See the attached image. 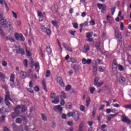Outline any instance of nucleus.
<instances>
[{"mask_svg":"<svg viewBox=\"0 0 131 131\" xmlns=\"http://www.w3.org/2000/svg\"><path fill=\"white\" fill-rule=\"evenodd\" d=\"M0 34L3 37L5 36V32H4V30H3L2 27H0Z\"/></svg>","mask_w":131,"mask_h":131,"instance_id":"nucleus-38","label":"nucleus"},{"mask_svg":"<svg viewBox=\"0 0 131 131\" xmlns=\"http://www.w3.org/2000/svg\"><path fill=\"white\" fill-rule=\"evenodd\" d=\"M70 90H71V85H68L66 87V92H69V91H70Z\"/></svg>","mask_w":131,"mask_h":131,"instance_id":"nucleus-40","label":"nucleus"},{"mask_svg":"<svg viewBox=\"0 0 131 131\" xmlns=\"http://www.w3.org/2000/svg\"><path fill=\"white\" fill-rule=\"evenodd\" d=\"M118 69L120 71H123V66H121V64H119L117 66Z\"/></svg>","mask_w":131,"mask_h":131,"instance_id":"nucleus-47","label":"nucleus"},{"mask_svg":"<svg viewBox=\"0 0 131 131\" xmlns=\"http://www.w3.org/2000/svg\"><path fill=\"white\" fill-rule=\"evenodd\" d=\"M119 64L117 63V60L116 59H114L113 61V66H116V67H113V68H115V69H117L118 66Z\"/></svg>","mask_w":131,"mask_h":131,"instance_id":"nucleus-21","label":"nucleus"},{"mask_svg":"<svg viewBox=\"0 0 131 131\" xmlns=\"http://www.w3.org/2000/svg\"><path fill=\"white\" fill-rule=\"evenodd\" d=\"M53 110L55 112H62L63 111V107L61 106V105H55L53 107Z\"/></svg>","mask_w":131,"mask_h":131,"instance_id":"nucleus-10","label":"nucleus"},{"mask_svg":"<svg viewBox=\"0 0 131 131\" xmlns=\"http://www.w3.org/2000/svg\"><path fill=\"white\" fill-rule=\"evenodd\" d=\"M95 48H96V49L97 50V51H101V46H100V43H97L95 46Z\"/></svg>","mask_w":131,"mask_h":131,"instance_id":"nucleus-32","label":"nucleus"},{"mask_svg":"<svg viewBox=\"0 0 131 131\" xmlns=\"http://www.w3.org/2000/svg\"><path fill=\"white\" fill-rule=\"evenodd\" d=\"M66 98V95L65 94V92H61V94L60 95L61 100H64Z\"/></svg>","mask_w":131,"mask_h":131,"instance_id":"nucleus-24","label":"nucleus"},{"mask_svg":"<svg viewBox=\"0 0 131 131\" xmlns=\"http://www.w3.org/2000/svg\"><path fill=\"white\" fill-rule=\"evenodd\" d=\"M11 12L12 13L13 17L15 19H17V18H18V15H17V13H16V12H15L14 11H12Z\"/></svg>","mask_w":131,"mask_h":131,"instance_id":"nucleus-44","label":"nucleus"},{"mask_svg":"<svg viewBox=\"0 0 131 131\" xmlns=\"http://www.w3.org/2000/svg\"><path fill=\"white\" fill-rule=\"evenodd\" d=\"M46 51L47 52L48 55L52 54V49L50 46H47Z\"/></svg>","mask_w":131,"mask_h":131,"instance_id":"nucleus-22","label":"nucleus"},{"mask_svg":"<svg viewBox=\"0 0 131 131\" xmlns=\"http://www.w3.org/2000/svg\"><path fill=\"white\" fill-rule=\"evenodd\" d=\"M14 112L11 114V117L14 119L16 117H18L19 116V114H20V111L14 110Z\"/></svg>","mask_w":131,"mask_h":131,"instance_id":"nucleus-8","label":"nucleus"},{"mask_svg":"<svg viewBox=\"0 0 131 131\" xmlns=\"http://www.w3.org/2000/svg\"><path fill=\"white\" fill-rule=\"evenodd\" d=\"M72 117L75 121H78L79 120V113H78V111L76 110L73 111Z\"/></svg>","mask_w":131,"mask_h":131,"instance_id":"nucleus-5","label":"nucleus"},{"mask_svg":"<svg viewBox=\"0 0 131 131\" xmlns=\"http://www.w3.org/2000/svg\"><path fill=\"white\" fill-rule=\"evenodd\" d=\"M6 95L5 101H10L11 102H13V99H11V96L10 95V92L9 91H6Z\"/></svg>","mask_w":131,"mask_h":131,"instance_id":"nucleus-12","label":"nucleus"},{"mask_svg":"<svg viewBox=\"0 0 131 131\" xmlns=\"http://www.w3.org/2000/svg\"><path fill=\"white\" fill-rule=\"evenodd\" d=\"M70 62H71L72 63L74 64L75 63H77V60H76V59L74 58V57H71L70 58Z\"/></svg>","mask_w":131,"mask_h":131,"instance_id":"nucleus-25","label":"nucleus"},{"mask_svg":"<svg viewBox=\"0 0 131 131\" xmlns=\"http://www.w3.org/2000/svg\"><path fill=\"white\" fill-rule=\"evenodd\" d=\"M73 27H74V28H75V29H77V28H78V24H77V23H73Z\"/></svg>","mask_w":131,"mask_h":131,"instance_id":"nucleus-50","label":"nucleus"},{"mask_svg":"<svg viewBox=\"0 0 131 131\" xmlns=\"http://www.w3.org/2000/svg\"><path fill=\"white\" fill-rule=\"evenodd\" d=\"M14 37L16 40H19L20 41H25V37L23 36L22 34H18V33H16L14 34Z\"/></svg>","mask_w":131,"mask_h":131,"instance_id":"nucleus-3","label":"nucleus"},{"mask_svg":"<svg viewBox=\"0 0 131 131\" xmlns=\"http://www.w3.org/2000/svg\"><path fill=\"white\" fill-rule=\"evenodd\" d=\"M122 121L123 122H125V123H127V124H130L131 121L125 116V114H123L122 115Z\"/></svg>","mask_w":131,"mask_h":131,"instance_id":"nucleus-7","label":"nucleus"},{"mask_svg":"<svg viewBox=\"0 0 131 131\" xmlns=\"http://www.w3.org/2000/svg\"><path fill=\"white\" fill-rule=\"evenodd\" d=\"M29 88H30L31 89L33 88V82H32V81H30L29 82Z\"/></svg>","mask_w":131,"mask_h":131,"instance_id":"nucleus-56","label":"nucleus"},{"mask_svg":"<svg viewBox=\"0 0 131 131\" xmlns=\"http://www.w3.org/2000/svg\"><path fill=\"white\" fill-rule=\"evenodd\" d=\"M27 90L31 94H33V93H34V91H33V90H32L31 88H28L27 89Z\"/></svg>","mask_w":131,"mask_h":131,"instance_id":"nucleus-55","label":"nucleus"},{"mask_svg":"<svg viewBox=\"0 0 131 131\" xmlns=\"http://www.w3.org/2000/svg\"><path fill=\"white\" fill-rule=\"evenodd\" d=\"M84 50H85V51H90V50H91V48H90V45H84Z\"/></svg>","mask_w":131,"mask_h":131,"instance_id":"nucleus-37","label":"nucleus"},{"mask_svg":"<svg viewBox=\"0 0 131 131\" xmlns=\"http://www.w3.org/2000/svg\"><path fill=\"white\" fill-rule=\"evenodd\" d=\"M103 83H104V82H99L98 83H97V85H97V86L98 87V88H101V86H102V85H103Z\"/></svg>","mask_w":131,"mask_h":131,"instance_id":"nucleus-59","label":"nucleus"},{"mask_svg":"<svg viewBox=\"0 0 131 131\" xmlns=\"http://www.w3.org/2000/svg\"><path fill=\"white\" fill-rule=\"evenodd\" d=\"M35 92H39V87L38 86H35L34 88Z\"/></svg>","mask_w":131,"mask_h":131,"instance_id":"nucleus-58","label":"nucleus"},{"mask_svg":"<svg viewBox=\"0 0 131 131\" xmlns=\"http://www.w3.org/2000/svg\"><path fill=\"white\" fill-rule=\"evenodd\" d=\"M76 31H70L69 33L71 34V35H72L73 36H75V33Z\"/></svg>","mask_w":131,"mask_h":131,"instance_id":"nucleus-49","label":"nucleus"},{"mask_svg":"<svg viewBox=\"0 0 131 131\" xmlns=\"http://www.w3.org/2000/svg\"><path fill=\"white\" fill-rule=\"evenodd\" d=\"M21 113H25V112H26L27 110V107H26V105H24L21 107Z\"/></svg>","mask_w":131,"mask_h":131,"instance_id":"nucleus-23","label":"nucleus"},{"mask_svg":"<svg viewBox=\"0 0 131 131\" xmlns=\"http://www.w3.org/2000/svg\"><path fill=\"white\" fill-rule=\"evenodd\" d=\"M73 115V113H72V112H69V113H68V114H67V116H68V117L69 118H70V117H71V116H72V117Z\"/></svg>","mask_w":131,"mask_h":131,"instance_id":"nucleus-60","label":"nucleus"},{"mask_svg":"<svg viewBox=\"0 0 131 131\" xmlns=\"http://www.w3.org/2000/svg\"><path fill=\"white\" fill-rule=\"evenodd\" d=\"M52 23L53 26H58V22L57 21L52 20Z\"/></svg>","mask_w":131,"mask_h":131,"instance_id":"nucleus-53","label":"nucleus"},{"mask_svg":"<svg viewBox=\"0 0 131 131\" xmlns=\"http://www.w3.org/2000/svg\"><path fill=\"white\" fill-rule=\"evenodd\" d=\"M56 98V93H52L50 94V99H55Z\"/></svg>","mask_w":131,"mask_h":131,"instance_id":"nucleus-39","label":"nucleus"},{"mask_svg":"<svg viewBox=\"0 0 131 131\" xmlns=\"http://www.w3.org/2000/svg\"><path fill=\"white\" fill-rule=\"evenodd\" d=\"M14 48V50L16 54H20L22 56L25 55V50L20 48V46H15Z\"/></svg>","mask_w":131,"mask_h":131,"instance_id":"nucleus-2","label":"nucleus"},{"mask_svg":"<svg viewBox=\"0 0 131 131\" xmlns=\"http://www.w3.org/2000/svg\"><path fill=\"white\" fill-rule=\"evenodd\" d=\"M90 90L91 94H94V92L96 91V89L94 87L90 88Z\"/></svg>","mask_w":131,"mask_h":131,"instance_id":"nucleus-52","label":"nucleus"},{"mask_svg":"<svg viewBox=\"0 0 131 131\" xmlns=\"http://www.w3.org/2000/svg\"><path fill=\"white\" fill-rule=\"evenodd\" d=\"M30 65H31V68H33L34 67V60H33V59L31 58L30 59Z\"/></svg>","mask_w":131,"mask_h":131,"instance_id":"nucleus-35","label":"nucleus"},{"mask_svg":"<svg viewBox=\"0 0 131 131\" xmlns=\"http://www.w3.org/2000/svg\"><path fill=\"white\" fill-rule=\"evenodd\" d=\"M73 107V104L71 103H69L66 105L67 109H71Z\"/></svg>","mask_w":131,"mask_h":131,"instance_id":"nucleus-26","label":"nucleus"},{"mask_svg":"<svg viewBox=\"0 0 131 131\" xmlns=\"http://www.w3.org/2000/svg\"><path fill=\"white\" fill-rule=\"evenodd\" d=\"M10 81L14 83L15 82V75L11 74L10 75Z\"/></svg>","mask_w":131,"mask_h":131,"instance_id":"nucleus-20","label":"nucleus"},{"mask_svg":"<svg viewBox=\"0 0 131 131\" xmlns=\"http://www.w3.org/2000/svg\"><path fill=\"white\" fill-rule=\"evenodd\" d=\"M120 28L121 30H124V25H123V23H121Z\"/></svg>","mask_w":131,"mask_h":131,"instance_id":"nucleus-61","label":"nucleus"},{"mask_svg":"<svg viewBox=\"0 0 131 131\" xmlns=\"http://www.w3.org/2000/svg\"><path fill=\"white\" fill-rule=\"evenodd\" d=\"M60 102V99H59V96H56L55 99L52 100L53 104H59Z\"/></svg>","mask_w":131,"mask_h":131,"instance_id":"nucleus-16","label":"nucleus"},{"mask_svg":"<svg viewBox=\"0 0 131 131\" xmlns=\"http://www.w3.org/2000/svg\"><path fill=\"white\" fill-rule=\"evenodd\" d=\"M85 107L83 105H81L80 106V110L81 112H85Z\"/></svg>","mask_w":131,"mask_h":131,"instance_id":"nucleus-31","label":"nucleus"},{"mask_svg":"<svg viewBox=\"0 0 131 131\" xmlns=\"http://www.w3.org/2000/svg\"><path fill=\"white\" fill-rule=\"evenodd\" d=\"M37 16L39 17V21L40 22H42V21H43V15H42V13H41V12L39 10H37Z\"/></svg>","mask_w":131,"mask_h":131,"instance_id":"nucleus-13","label":"nucleus"},{"mask_svg":"<svg viewBox=\"0 0 131 131\" xmlns=\"http://www.w3.org/2000/svg\"><path fill=\"white\" fill-rule=\"evenodd\" d=\"M97 7H98V9H99V10H101V9H102L104 7V5H103L102 4L98 3L97 4Z\"/></svg>","mask_w":131,"mask_h":131,"instance_id":"nucleus-45","label":"nucleus"},{"mask_svg":"<svg viewBox=\"0 0 131 131\" xmlns=\"http://www.w3.org/2000/svg\"><path fill=\"white\" fill-rule=\"evenodd\" d=\"M119 82H124V81H125V78L122 76H121L119 77Z\"/></svg>","mask_w":131,"mask_h":131,"instance_id":"nucleus-30","label":"nucleus"},{"mask_svg":"<svg viewBox=\"0 0 131 131\" xmlns=\"http://www.w3.org/2000/svg\"><path fill=\"white\" fill-rule=\"evenodd\" d=\"M56 81L62 88H65V83L61 77H57Z\"/></svg>","mask_w":131,"mask_h":131,"instance_id":"nucleus-6","label":"nucleus"},{"mask_svg":"<svg viewBox=\"0 0 131 131\" xmlns=\"http://www.w3.org/2000/svg\"><path fill=\"white\" fill-rule=\"evenodd\" d=\"M42 85L43 86V89L45 92H48V89H47V85L46 83V80H43L42 82Z\"/></svg>","mask_w":131,"mask_h":131,"instance_id":"nucleus-18","label":"nucleus"},{"mask_svg":"<svg viewBox=\"0 0 131 131\" xmlns=\"http://www.w3.org/2000/svg\"><path fill=\"white\" fill-rule=\"evenodd\" d=\"M90 104H91V99L89 97L88 99L86 100V107H89L90 106Z\"/></svg>","mask_w":131,"mask_h":131,"instance_id":"nucleus-28","label":"nucleus"},{"mask_svg":"<svg viewBox=\"0 0 131 131\" xmlns=\"http://www.w3.org/2000/svg\"><path fill=\"white\" fill-rule=\"evenodd\" d=\"M41 116L44 121H47V120H48L47 115H46L44 113L41 114Z\"/></svg>","mask_w":131,"mask_h":131,"instance_id":"nucleus-29","label":"nucleus"},{"mask_svg":"<svg viewBox=\"0 0 131 131\" xmlns=\"http://www.w3.org/2000/svg\"><path fill=\"white\" fill-rule=\"evenodd\" d=\"M100 78L99 77H96L94 79V85H98V81H99V80Z\"/></svg>","mask_w":131,"mask_h":131,"instance_id":"nucleus-36","label":"nucleus"},{"mask_svg":"<svg viewBox=\"0 0 131 131\" xmlns=\"http://www.w3.org/2000/svg\"><path fill=\"white\" fill-rule=\"evenodd\" d=\"M115 35L116 38L122 39V36L121 35V33L119 32V31L118 30L115 29Z\"/></svg>","mask_w":131,"mask_h":131,"instance_id":"nucleus-11","label":"nucleus"},{"mask_svg":"<svg viewBox=\"0 0 131 131\" xmlns=\"http://www.w3.org/2000/svg\"><path fill=\"white\" fill-rule=\"evenodd\" d=\"M110 118L112 119L113 117H115L116 116H117V114H111L108 116Z\"/></svg>","mask_w":131,"mask_h":131,"instance_id":"nucleus-57","label":"nucleus"},{"mask_svg":"<svg viewBox=\"0 0 131 131\" xmlns=\"http://www.w3.org/2000/svg\"><path fill=\"white\" fill-rule=\"evenodd\" d=\"M0 78L1 79L2 81L5 82V81H6V80L5 79L6 78V75L0 72Z\"/></svg>","mask_w":131,"mask_h":131,"instance_id":"nucleus-17","label":"nucleus"},{"mask_svg":"<svg viewBox=\"0 0 131 131\" xmlns=\"http://www.w3.org/2000/svg\"><path fill=\"white\" fill-rule=\"evenodd\" d=\"M82 63L84 65H85V64H88V65H90V64L92 63V59H88L86 60L85 58H83L82 60Z\"/></svg>","mask_w":131,"mask_h":131,"instance_id":"nucleus-14","label":"nucleus"},{"mask_svg":"<svg viewBox=\"0 0 131 131\" xmlns=\"http://www.w3.org/2000/svg\"><path fill=\"white\" fill-rule=\"evenodd\" d=\"M116 9V7H112V8L111 9V12H112V16H113V15H114V13H115V10Z\"/></svg>","mask_w":131,"mask_h":131,"instance_id":"nucleus-43","label":"nucleus"},{"mask_svg":"<svg viewBox=\"0 0 131 131\" xmlns=\"http://www.w3.org/2000/svg\"><path fill=\"white\" fill-rule=\"evenodd\" d=\"M94 111L92 112V116L95 117V115H96V113L97 112V108L96 107L93 108Z\"/></svg>","mask_w":131,"mask_h":131,"instance_id":"nucleus-46","label":"nucleus"},{"mask_svg":"<svg viewBox=\"0 0 131 131\" xmlns=\"http://www.w3.org/2000/svg\"><path fill=\"white\" fill-rule=\"evenodd\" d=\"M62 46L65 49L66 51H67V52H70V53H72V52H73L71 47L67 46V43L62 42Z\"/></svg>","mask_w":131,"mask_h":131,"instance_id":"nucleus-9","label":"nucleus"},{"mask_svg":"<svg viewBox=\"0 0 131 131\" xmlns=\"http://www.w3.org/2000/svg\"><path fill=\"white\" fill-rule=\"evenodd\" d=\"M6 40L8 41L9 40V41H11V42H15V39L14 37H6L4 38Z\"/></svg>","mask_w":131,"mask_h":131,"instance_id":"nucleus-19","label":"nucleus"},{"mask_svg":"<svg viewBox=\"0 0 131 131\" xmlns=\"http://www.w3.org/2000/svg\"><path fill=\"white\" fill-rule=\"evenodd\" d=\"M2 89H4V90H5L6 91V92H7V91H8V86L7 85H2Z\"/></svg>","mask_w":131,"mask_h":131,"instance_id":"nucleus-62","label":"nucleus"},{"mask_svg":"<svg viewBox=\"0 0 131 131\" xmlns=\"http://www.w3.org/2000/svg\"><path fill=\"white\" fill-rule=\"evenodd\" d=\"M46 77H50L51 76V71L50 70H47L46 72Z\"/></svg>","mask_w":131,"mask_h":131,"instance_id":"nucleus-48","label":"nucleus"},{"mask_svg":"<svg viewBox=\"0 0 131 131\" xmlns=\"http://www.w3.org/2000/svg\"><path fill=\"white\" fill-rule=\"evenodd\" d=\"M2 66H3L4 67H7V66H8V62H7V61H3L2 62Z\"/></svg>","mask_w":131,"mask_h":131,"instance_id":"nucleus-51","label":"nucleus"},{"mask_svg":"<svg viewBox=\"0 0 131 131\" xmlns=\"http://www.w3.org/2000/svg\"><path fill=\"white\" fill-rule=\"evenodd\" d=\"M4 4L5 6V8H6V11L9 12V11H10V9H9V7H8V4H7V3H6V2H5L4 0H0V4L3 5Z\"/></svg>","mask_w":131,"mask_h":131,"instance_id":"nucleus-15","label":"nucleus"},{"mask_svg":"<svg viewBox=\"0 0 131 131\" xmlns=\"http://www.w3.org/2000/svg\"><path fill=\"white\" fill-rule=\"evenodd\" d=\"M21 121H22V119H21V118H17L16 119V122L17 123H21Z\"/></svg>","mask_w":131,"mask_h":131,"instance_id":"nucleus-54","label":"nucleus"},{"mask_svg":"<svg viewBox=\"0 0 131 131\" xmlns=\"http://www.w3.org/2000/svg\"><path fill=\"white\" fill-rule=\"evenodd\" d=\"M61 118L62 119H66L67 118V115L65 114H62Z\"/></svg>","mask_w":131,"mask_h":131,"instance_id":"nucleus-63","label":"nucleus"},{"mask_svg":"<svg viewBox=\"0 0 131 131\" xmlns=\"http://www.w3.org/2000/svg\"><path fill=\"white\" fill-rule=\"evenodd\" d=\"M93 36V32H88L86 33V37L87 38H90Z\"/></svg>","mask_w":131,"mask_h":131,"instance_id":"nucleus-27","label":"nucleus"},{"mask_svg":"<svg viewBox=\"0 0 131 131\" xmlns=\"http://www.w3.org/2000/svg\"><path fill=\"white\" fill-rule=\"evenodd\" d=\"M19 129V128H18V126H17L16 125H13V130L14 131H18V130Z\"/></svg>","mask_w":131,"mask_h":131,"instance_id":"nucleus-64","label":"nucleus"},{"mask_svg":"<svg viewBox=\"0 0 131 131\" xmlns=\"http://www.w3.org/2000/svg\"><path fill=\"white\" fill-rule=\"evenodd\" d=\"M124 108H125V109H131V104H128V105H124L123 106Z\"/></svg>","mask_w":131,"mask_h":131,"instance_id":"nucleus-42","label":"nucleus"},{"mask_svg":"<svg viewBox=\"0 0 131 131\" xmlns=\"http://www.w3.org/2000/svg\"><path fill=\"white\" fill-rule=\"evenodd\" d=\"M3 13L0 14V24L3 26V27H4V28L7 29V30H8L9 32L10 33H13L14 31V29L13 28V26L10 25L8 21L7 20L4 19V17H3Z\"/></svg>","mask_w":131,"mask_h":131,"instance_id":"nucleus-1","label":"nucleus"},{"mask_svg":"<svg viewBox=\"0 0 131 131\" xmlns=\"http://www.w3.org/2000/svg\"><path fill=\"white\" fill-rule=\"evenodd\" d=\"M41 31L46 33L48 36H51V34L52 33L51 29H47L45 26H41Z\"/></svg>","mask_w":131,"mask_h":131,"instance_id":"nucleus-4","label":"nucleus"},{"mask_svg":"<svg viewBox=\"0 0 131 131\" xmlns=\"http://www.w3.org/2000/svg\"><path fill=\"white\" fill-rule=\"evenodd\" d=\"M5 118H6V116L4 115L0 118V123H2V122H4V121H5Z\"/></svg>","mask_w":131,"mask_h":131,"instance_id":"nucleus-41","label":"nucleus"},{"mask_svg":"<svg viewBox=\"0 0 131 131\" xmlns=\"http://www.w3.org/2000/svg\"><path fill=\"white\" fill-rule=\"evenodd\" d=\"M101 13L102 14H105V13H106V5H103V8H101Z\"/></svg>","mask_w":131,"mask_h":131,"instance_id":"nucleus-33","label":"nucleus"},{"mask_svg":"<svg viewBox=\"0 0 131 131\" xmlns=\"http://www.w3.org/2000/svg\"><path fill=\"white\" fill-rule=\"evenodd\" d=\"M24 65L26 68H27L28 67V60L27 59L24 60Z\"/></svg>","mask_w":131,"mask_h":131,"instance_id":"nucleus-34","label":"nucleus"}]
</instances>
